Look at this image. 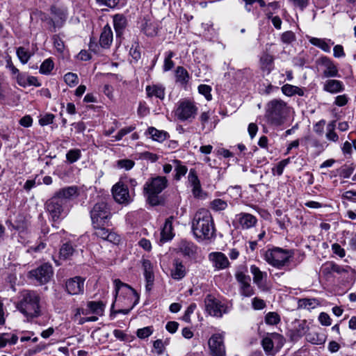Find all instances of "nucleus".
<instances>
[{
    "label": "nucleus",
    "instance_id": "412c9836",
    "mask_svg": "<svg viewBox=\"0 0 356 356\" xmlns=\"http://www.w3.org/2000/svg\"><path fill=\"white\" fill-rule=\"evenodd\" d=\"M323 90L330 94L335 95L345 90V85L343 81L328 78L323 83Z\"/></svg>",
    "mask_w": 356,
    "mask_h": 356
},
{
    "label": "nucleus",
    "instance_id": "09e8293b",
    "mask_svg": "<svg viewBox=\"0 0 356 356\" xmlns=\"http://www.w3.org/2000/svg\"><path fill=\"white\" fill-rule=\"evenodd\" d=\"M198 92L201 95H204L207 101H211L212 99L211 86L205 84H201L198 86Z\"/></svg>",
    "mask_w": 356,
    "mask_h": 356
},
{
    "label": "nucleus",
    "instance_id": "f3484780",
    "mask_svg": "<svg viewBox=\"0 0 356 356\" xmlns=\"http://www.w3.org/2000/svg\"><path fill=\"white\" fill-rule=\"evenodd\" d=\"M309 325L305 320H296L292 328L289 331V336L292 341H298L309 331Z\"/></svg>",
    "mask_w": 356,
    "mask_h": 356
},
{
    "label": "nucleus",
    "instance_id": "a878e982",
    "mask_svg": "<svg viewBox=\"0 0 356 356\" xmlns=\"http://www.w3.org/2000/svg\"><path fill=\"white\" fill-rule=\"evenodd\" d=\"M113 21L116 37H121L127 26L126 17L122 14H116L113 16Z\"/></svg>",
    "mask_w": 356,
    "mask_h": 356
},
{
    "label": "nucleus",
    "instance_id": "473e14b6",
    "mask_svg": "<svg viewBox=\"0 0 356 356\" xmlns=\"http://www.w3.org/2000/svg\"><path fill=\"white\" fill-rule=\"evenodd\" d=\"M281 90H282V92H283V94H284L285 95H286L288 97H291V96H293L296 95L300 96V97H302L305 95V90L303 88H299L298 86H293L291 84H288V83L284 84L281 88Z\"/></svg>",
    "mask_w": 356,
    "mask_h": 356
},
{
    "label": "nucleus",
    "instance_id": "bf43d9fd",
    "mask_svg": "<svg viewBox=\"0 0 356 356\" xmlns=\"http://www.w3.org/2000/svg\"><path fill=\"white\" fill-rule=\"evenodd\" d=\"M54 115L51 113H47L41 117L39 120V123L41 126H46L53 123Z\"/></svg>",
    "mask_w": 356,
    "mask_h": 356
},
{
    "label": "nucleus",
    "instance_id": "5701e85b",
    "mask_svg": "<svg viewBox=\"0 0 356 356\" xmlns=\"http://www.w3.org/2000/svg\"><path fill=\"white\" fill-rule=\"evenodd\" d=\"M209 259L216 270H223L229 267V261L227 256L221 252H213L209 254Z\"/></svg>",
    "mask_w": 356,
    "mask_h": 356
},
{
    "label": "nucleus",
    "instance_id": "69168bd1",
    "mask_svg": "<svg viewBox=\"0 0 356 356\" xmlns=\"http://www.w3.org/2000/svg\"><path fill=\"white\" fill-rule=\"evenodd\" d=\"M318 320L323 325L329 326L332 323V321L330 316L324 312L320 314L318 316Z\"/></svg>",
    "mask_w": 356,
    "mask_h": 356
},
{
    "label": "nucleus",
    "instance_id": "7ed1b4c3",
    "mask_svg": "<svg viewBox=\"0 0 356 356\" xmlns=\"http://www.w3.org/2000/svg\"><path fill=\"white\" fill-rule=\"evenodd\" d=\"M40 297L37 292L27 291L22 294L21 300L17 304L18 310L26 318L27 321L42 315Z\"/></svg>",
    "mask_w": 356,
    "mask_h": 356
},
{
    "label": "nucleus",
    "instance_id": "c756f323",
    "mask_svg": "<svg viewBox=\"0 0 356 356\" xmlns=\"http://www.w3.org/2000/svg\"><path fill=\"white\" fill-rule=\"evenodd\" d=\"M113 35L111 26L106 24L103 28L99 38V44L102 47L108 48L113 42Z\"/></svg>",
    "mask_w": 356,
    "mask_h": 356
},
{
    "label": "nucleus",
    "instance_id": "ea45409f",
    "mask_svg": "<svg viewBox=\"0 0 356 356\" xmlns=\"http://www.w3.org/2000/svg\"><path fill=\"white\" fill-rule=\"evenodd\" d=\"M16 54L22 64L27 63L31 57L30 51L24 47L17 48Z\"/></svg>",
    "mask_w": 356,
    "mask_h": 356
},
{
    "label": "nucleus",
    "instance_id": "dca6fc26",
    "mask_svg": "<svg viewBox=\"0 0 356 356\" xmlns=\"http://www.w3.org/2000/svg\"><path fill=\"white\" fill-rule=\"evenodd\" d=\"M257 222V218L248 213L241 212L236 214L233 221L236 228L248 229L255 226Z\"/></svg>",
    "mask_w": 356,
    "mask_h": 356
},
{
    "label": "nucleus",
    "instance_id": "680f3d73",
    "mask_svg": "<svg viewBox=\"0 0 356 356\" xmlns=\"http://www.w3.org/2000/svg\"><path fill=\"white\" fill-rule=\"evenodd\" d=\"M281 39L284 43L289 44L295 40V34L292 31H286L282 33Z\"/></svg>",
    "mask_w": 356,
    "mask_h": 356
},
{
    "label": "nucleus",
    "instance_id": "e2e57ef3",
    "mask_svg": "<svg viewBox=\"0 0 356 356\" xmlns=\"http://www.w3.org/2000/svg\"><path fill=\"white\" fill-rule=\"evenodd\" d=\"M239 293L243 297H251L254 295V291L251 284H249L240 289Z\"/></svg>",
    "mask_w": 356,
    "mask_h": 356
},
{
    "label": "nucleus",
    "instance_id": "0e129e2a",
    "mask_svg": "<svg viewBox=\"0 0 356 356\" xmlns=\"http://www.w3.org/2000/svg\"><path fill=\"white\" fill-rule=\"evenodd\" d=\"M153 346L158 355H161L165 350V346L161 339H157L154 341Z\"/></svg>",
    "mask_w": 356,
    "mask_h": 356
},
{
    "label": "nucleus",
    "instance_id": "2f4dec72",
    "mask_svg": "<svg viewBox=\"0 0 356 356\" xmlns=\"http://www.w3.org/2000/svg\"><path fill=\"white\" fill-rule=\"evenodd\" d=\"M273 56L268 53H264L260 58L261 70L269 74L273 69Z\"/></svg>",
    "mask_w": 356,
    "mask_h": 356
},
{
    "label": "nucleus",
    "instance_id": "774afa93",
    "mask_svg": "<svg viewBox=\"0 0 356 356\" xmlns=\"http://www.w3.org/2000/svg\"><path fill=\"white\" fill-rule=\"evenodd\" d=\"M333 55L335 58H343L346 56L343 47L341 44H337L333 48Z\"/></svg>",
    "mask_w": 356,
    "mask_h": 356
},
{
    "label": "nucleus",
    "instance_id": "a19ab883",
    "mask_svg": "<svg viewBox=\"0 0 356 356\" xmlns=\"http://www.w3.org/2000/svg\"><path fill=\"white\" fill-rule=\"evenodd\" d=\"M54 67V63L51 58L45 59L40 67L39 72L42 74H49Z\"/></svg>",
    "mask_w": 356,
    "mask_h": 356
},
{
    "label": "nucleus",
    "instance_id": "6e6552de",
    "mask_svg": "<svg viewBox=\"0 0 356 356\" xmlns=\"http://www.w3.org/2000/svg\"><path fill=\"white\" fill-rule=\"evenodd\" d=\"M92 227L108 225L111 212L104 202L96 203L90 211Z\"/></svg>",
    "mask_w": 356,
    "mask_h": 356
},
{
    "label": "nucleus",
    "instance_id": "603ef678",
    "mask_svg": "<svg viewBox=\"0 0 356 356\" xmlns=\"http://www.w3.org/2000/svg\"><path fill=\"white\" fill-rule=\"evenodd\" d=\"M65 83L70 87L74 86L78 83V76L72 72H68L64 76Z\"/></svg>",
    "mask_w": 356,
    "mask_h": 356
},
{
    "label": "nucleus",
    "instance_id": "a18cd8bd",
    "mask_svg": "<svg viewBox=\"0 0 356 356\" xmlns=\"http://www.w3.org/2000/svg\"><path fill=\"white\" fill-rule=\"evenodd\" d=\"M154 332L153 326H147L143 328L138 329L136 331V336L140 339H145L152 335Z\"/></svg>",
    "mask_w": 356,
    "mask_h": 356
},
{
    "label": "nucleus",
    "instance_id": "6e6d98bb",
    "mask_svg": "<svg viewBox=\"0 0 356 356\" xmlns=\"http://www.w3.org/2000/svg\"><path fill=\"white\" fill-rule=\"evenodd\" d=\"M188 180L191 186L200 184V179L197 177V172L194 168H191L190 170L188 175Z\"/></svg>",
    "mask_w": 356,
    "mask_h": 356
},
{
    "label": "nucleus",
    "instance_id": "f704fd0d",
    "mask_svg": "<svg viewBox=\"0 0 356 356\" xmlns=\"http://www.w3.org/2000/svg\"><path fill=\"white\" fill-rule=\"evenodd\" d=\"M176 81L181 86H186L190 80V75L188 71L181 66L177 67L175 70Z\"/></svg>",
    "mask_w": 356,
    "mask_h": 356
},
{
    "label": "nucleus",
    "instance_id": "79ce46f5",
    "mask_svg": "<svg viewBox=\"0 0 356 356\" xmlns=\"http://www.w3.org/2000/svg\"><path fill=\"white\" fill-rule=\"evenodd\" d=\"M317 305V301L314 298H302L298 300V307L301 309H313Z\"/></svg>",
    "mask_w": 356,
    "mask_h": 356
},
{
    "label": "nucleus",
    "instance_id": "423d86ee",
    "mask_svg": "<svg viewBox=\"0 0 356 356\" xmlns=\"http://www.w3.org/2000/svg\"><path fill=\"white\" fill-rule=\"evenodd\" d=\"M293 257V252L292 250L273 248L266 252L264 259L268 264L278 269H282L288 266L290 259Z\"/></svg>",
    "mask_w": 356,
    "mask_h": 356
},
{
    "label": "nucleus",
    "instance_id": "20e7f679",
    "mask_svg": "<svg viewBox=\"0 0 356 356\" xmlns=\"http://www.w3.org/2000/svg\"><path fill=\"white\" fill-rule=\"evenodd\" d=\"M115 285V301L111 305V309L114 307L115 302L121 301L122 298L127 302H131L134 300L131 306L128 309H119L115 311V314H128L130 311L138 303L139 296L136 291L127 284L122 282L119 279L114 280Z\"/></svg>",
    "mask_w": 356,
    "mask_h": 356
},
{
    "label": "nucleus",
    "instance_id": "4d7b16f0",
    "mask_svg": "<svg viewBox=\"0 0 356 356\" xmlns=\"http://www.w3.org/2000/svg\"><path fill=\"white\" fill-rule=\"evenodd\" d=\"M135 165L134 161L130 159H121L118 161V166L127 170L131 169Z\"/></svg>",
    "mask_w": 356,
    "mask_h": 356
},
{
    "label": "nucleus",
    "instance_id": "8fccbe9b",
    "mask_svg": "<svg viewBox=\"0 0 356 356\" xmlns=\"http://www.w3.org/2000/svg\"><path fill=\"white\" fill-rule=\"evenodd\" d=\"M54 47L56 49V51L62 54L65 49V44L63 40L60 38L58 35H54L52 38Z\"/></svg>",
    "mask_w": 356,
    "mask_h": 356
},
{
    "label": "nucleus",
    "instance_id": "f257e3e1",
    "mask_svg": "<svg viewBox=\"0 0 356 356\" xmlns=\"http://www.w3.org/2000/svg\"><path fill=\"white\" fill-rule=\"evenodd\" d=\"M191 229L198 241L215 238L216 227L211 212L206 209H199L192 220Z\"/></svg>",
    "mask_w": 356,
    "mask_h": 356
},
{
    "label": "nucleus",
    "instance_id": "052dcab7",
    "mask_svg": "<svg viewBox=\"0 0 356 356\" xmlns=\"http://www.w3.org/2000/svg\"><path fill=\"white\" fill-rule=\"evenodd\" d=\"M332 250L334 254L338 255L339 257L343 258L346 255L345 250L341 248V246L339 243H333L332 245Z\"/></svg>",
    "mask_w": 356,
    "mask_h": 356
},
{
    "label": "nucleus",
    "instance_id": "b1692460",
    "mask_svg": "<svg viewBox=\"0 0 356 356\" xmlns=\"http://www.w3.org/2000/svg\"><path fill=\"white\" fill-rule=\"evenodd\" d=\"M142 266L143 268V274L146 281V291H150L154 285V275L153 271V265L149 259H143Z\"/></svg>",
    "mask_w": 356,
    "mask_h": 356
},
{
    "label": "nucleus",
    "instance_id": "37998d69",
    "mask_svg": "<svg viewBox=\"0 0 356 356\" xmlns=\"http://www.w3.org/2000/svg\"><path fill=\"white\" fill-rule=\"evenodd\" d=\"M227 203L221 199H214L210 202V208L215 211H220L226 209Z\"/></svg>",
    "mask_w": 356,
    "mask_h": 356
},
{
    "label": "nucleus",
    "instance_id": "de8ad7c7",
    "mask_svg": "<svg viewBox=\"0 0 356 356\" xmlns=\"http://www.w3.org/2000/svg\"><path fill=\"white\" fill-rule=\"evenodd\" d=\"M175 54L172 51H167L165 53L163 70L167 72L170 70L174 67V62L172 58L174 57Z\"/></svg>",
    "mask_w": 356,
    "mask_h": 356
},
{
    "label": "nucleus",
    "instance_id": "39448f33",
    "mask_svg": "<svg viewBox=\"0 0 356 356\" xmlns=\"http://www.w3.org/2000/svg\"><path fill=\"white\" fill-rule=\"evenodd\" d=\"M168 186V179L165 177L157 176L149 179L144 185V193L147 202L156 206L160 203L159 194Z\"/></svg>",
    "mask_w": 356,
    "mask_h": 356
},
{
    "label": "nucleus",
    "instance_id": "c03bdc74",
    "mask_svg": "<svg viewBox=\"0 0 356 356\" xmlns=\"http://www.w3.org/2000/svg\"><path fill=\"white\" fill-rule=\"evenodd\" d=\"M265 322L270 325H277L280 322V316L276 312H268L265 316Z\"/></svg>",
    "mask_w": 356,
    "mask_h": 356
},
{
    "label": "nucleus",
    "instance_id": "338daca9",
    "mask_svg": "<svg viewBox=\"0 0 356 356\" xmlns=\"http://www.w3.org/2000/svg\"><path fill=\"white\" fill-rule=\"evenodd\" d=\"M252 307L254 309H262L266 307V303L264 300L254 298L252 300Z\"/></svg>",
    "mask_w": 356,
    "mask_h": 356
},
{
    "label": "nucleus",
    "instance_id": "a211bd4d",
    "mask_svg": "<svg viewBox=\"0 0 356 356\" xmlns=\"http://www.w3.org/2000/svg\"><path fill=\"white\" fill-rule=\"evenodd\" d=\"M85 278L81 276H75L67 280L65 289L70 295L83 294L84 292Z\"/></svg>",
    "mask_w": 356,
    "mask_h": 356
},
{
    "label": "nucleus",
    "instance_id": "e433bc0d",
    "mask_svg": "<svg viewBox=\"0 0 356 356\" xmlns=\"http://www.w3.org/2000/svg\"><path fill=\"white\" fill-rule=\"evenodd\" d=\"M87 307L91 314L97 316H102L105 305L101 301H89L87 302Z\"/></svg>",
    "mask_w": 356,
    "mask_h": 356
},
{
    "label": "nucleus",
    "instance_id": "c85d7f7f",
    "mask_svg": "<svg viewBox=\"0 0 356 356\" xmlns=\"http://www.w3.org/2000/svg\"><path fill=\"white\" fill-rule=\"evenodd\" d=\"M172 220L173 217L170 216L166 219L164 223V225L161 232V242L162 243H165L171 240L174 236Z\"/></svg>",
    "mask_w": 356,
    "mask_h": 356
},
{
    "label": "nucleus",
    "instance_id": "0eeeda50",
    "mask_svg": "<svg viewBox=\"0 0 356 356\" xmlns=\"http://www.w3.org/2000/svg\"><path fill=\"white\" fill-rule=\"evenodd\" d=\"M198 108L195 102L188 99H180L175 109V116L181 122H191L196 118Z\"/></svg>",
    "mask_w": 356,
    "mask_h": 356
},
{
    "label": "nucleus",
    "instance_id": "9d476101",
    "mask_svg": "<svg viewBox=\"0 0 356 356\" xmlns=\"http://www.w3.org/2000/svg\"><path fill=\"white\" fill-rule=\"evenodd\" d=\"M204 303L207 312L214 317L221 318L223 314H227L230 310L226 304L211 294L206 296Z\"/></svg>",
    "mask_w": 356,
    "mask_h": 356
},
{
    "label": "nucleus",
    "instance_id": "f8f14e48",
    "mask_svg": "<svg viewBox=\"0 0 356 356\" xmlns=\"http://www.w3.org/2000/svg\"><path fill=\"white\" fill-rule=\"evenodd\" d=\"M350 271H352L350 266L339 265L334 261H327L321 268L322 275L327 279L333 277L334 274L341 276L346 275Z\"/></svg>",
    "mask_w": 356,
    "mask_h": 356
},
{
    "label": "nucleus",
    "instance_id": "864d4df0",
    "mask_svg": "<svg viewBox=\"0 0 356 356\" xmlns=\"http://www.w3.org/2000/svg\"><path fill=\"white\" fill-rule=\"evenodd\" d=\"M106 225H101L98 227H93L95 229V234L104 240H106V237H108V234L109 233V230L105 228Z\"/></svg>",
    "mask_w": 356,
    "mask_h": 356
},
{
    "label": "nucleus",
    "instance_id": "7c9ffc66",
    "mask_svg": "<svg viewBox=\"0 0 356 356\" xmlns=\"http://www.w3.org/2000/svg\"><path fill=\"white\" fill-rule=\"evenodd\" d=\"M165 87L161 84H153L147 86L145 88L148 97H155L161 100L165 98Z\"/></svg>",
    "mask_w": 356,
    "mask_h": 356
},
{
    "label": "nucleus",
    "instance_id": "c9c22d12",
    "mask_svg": "<svg viewBox=\"0 0 356 356\" xmlns=\"http://www.w3.org/2000/svg\"><path fill=\"white\" fill-rule=\"evenodd\" d=\"M306 340L313 344L321 345L325 341V337L323 334H320L316 331L307 332L306 335Z\"/></svg>",
    "mask_w": 356,
    "mask_h": 356
},
{
    "label": "nucleus",
    "instance_id": "3c124183",
    "mask_svg": "<svg viewBox=\"0 0 356 356\" xmlns=\"http://www.w3.org/2000/svg\"><path fill=\"white\" fill-rule=\"evenodd\" d=\"M135 127L134 126H129V127H124V128H122L121 129L118 133L117 134V135L113 136V138H114V139L113 140V141H119L120 140H122V138L126 136L127 134H129L130 132H131L132 131H134L135 129Z\"/></svg>",
    "mask_w": 356,
    "mask_h": 356
},
{
    "label": "nucleus",
    "instance_id": "13d9d810",
    "mask_svg": "<svg viewBox=\"0 0 356 356\" xmlns=\"http://www.w3.org/2000/svg\"><path fill=\"white\" fill-rule=\"evenodd\" d=\"M289 2L296 8L303 11L308 6L309 0H289Z\"/></svg>",
    "mask_w": 356,
    "mask_h": 356
},
{
    "label": "nucleus",
    "instance_id": "2eb2a0df",
    "mask_svg": "<svg viewBox=\"0 0 356 356\" xmlns=\"http://www.w3.org/2000/svg\"><path fill=\"white\" fill-rule=\"evenodd\" d=\"M112 193L115 200L120 204H127L132 201L127 186L119 181L112 188Z\"/></svg>",
    "mask_w": 356,
    "mask_h": 356
},
{
    "label": "nucleus",
    "instance_id": "1a4fd4ad",
    "mask_svg": "<svg viewBox=\"0 0 356 356\" xmlns=\"http://www.w3.org/2000/svg\"><path fill=\"white\" fill-rule=\"evenodd\" d=\"M61 199H59L58 196L54 195L52 197L49 199L46 202L47 211L49 213L51 220L53 221V226H56L55 223L59 222L63 219L65 213L64 211V205Z\"/></svg>",
    "mask_w": 356,
    "mask_h": 356
},
{
    "label": "nucleus",
    "instance_id": "4468645a",
    "mask_svg": "<svg viewBox=\"0 0 356 356\" xmlns=\"http://www.w3.org/2000/svg\"><path fill=\"white\" fill-rule=\"evenodd\" d=\"M30 276L35 278L41 284H46L53 276L54 271L51 265L43 264L37 268L29 272Z\"/></svg>",
    "mask_w": 356,
    "mask_h": 356
},
{
    "label": "nucleus",
    "instance_id": "9b49d317",
    "mask_svg": "<svg viewBox=\"0 0 356 356\" xmlns=\"http://www.w3.org/2000/svg\"><path fill=\"white\" fill-rule=\"evenodd\" d=\"M316 63L321 67L323 78L340 77L337 65L330 58L322 56L318 58Z\"/></svg>",
    "mask_w": 356,
    "mask_h": 356
},
{
    "label": "nucleus",
    "instance_id": "58836bf2",
    "mask_svg": "<svg viewBox=\"0 0 356 356\" xmlns=\"http://www.w3.org/2000/svg\"><path fill=\"white\" fill-rule=\"evenodd\" d=\"M75 250L69 243H64L60 249V258L63 259H68L74 254Z\"/></svg>",
    "mask_w": 356,
    "mask_h": 356
},
{
    "label": "nucleus",
    "instance_id": "ddd939ff",
    "mask_svg": "<svg viewBox=\"0 0 356 356\" xmlns=\"http://www.w3.org/2000/svg\"><path fill=\"white\" fill-rule=\"evenodd\" d=\"M208 345L212 356H225L223 333L212 334L208 341Z\"/></svg>",
    "mask_w": 356,
    "mask_h": 356
},
{
    "label": "nucleus",
    "instance_id": "aec40b11",
    "mask_svg": "<svg viewBox=\"0 0 356 356\" xmlns=\"http://www.w3.org/2000/svg\"><path fill=\"white\" fill-rule=\"evenodd\" d=\"M51 13L53 15L51 22L54 28L62 27L67 19L68 13L67 9L54 6L51 8Z\"/></svg>",
    "mask_w": 356,
    "mask_h": 356
},
{
    "label": "nucleus",
    "instance_id": "6ab92c4d",
    "mask_svg": "<svg viewBox=\"0 0 356 356\" xmlns=\"http://www.w3.org/2000/svg\"><path fill=\"white\" fill-rule=\"evenodd\" d=\"M275 343L280 347L284 344V338L280 334L272 333L270 335L264 337L261 341L264 350L268 355L272 354Z\"/></svg>",
    "mask_w": 356,
    "mask_h": 356
},
{
    "label": "nucleus",
    "instance_id": "f03ea898",
    "mask_svg": "<svg viewBox=\"0 0 356 356\" xmlns=\"http://www.w3.org/2000/svg\"><path fill=\"white\" fill-rule=\"evenodd\" d=\"M290 113L287 103L280 99L269 101L265 107L264 118L268 124L280 127L286 120Z\"/></svg>",
    "mask_w": 356,
    "mask_h": 356
},
{
    "label": "nucleus",
    "instance_id": "4c0bfd02",
    "mask_svg": "<svg viewBox=\"0 0 356 356\" xmlns=\"http://www.w3.org/2000/svg\"><path fill=\"white\" fill-rule=\"evenodd\" d=\"M147 132L154 140L159 143L164 141L168 136V134L166 131L158 130L152 127L148 128Z\"/></svg>",
    "mask_w": 356,
    "mask_h": 356
},
{
    "label": "nucleus",
    "instance_id": "49530a36",
    "mask_svg": "<svg viewBox=\"0 0 356 356\" xmlns=\"http://www.w3.org/2000/svg\"><path fill=\"white\" fill-rule=\"evenodd\" d=\"M81 156V150L79 149H72L66 154V159L70 163H73L77 161Z\"/></svg>",
    "mask_w": 356,
    "mask_h": 356
},
{
    "label": "nucleus",
    "instance_id": "bb28decb",
    "mask_svg": "<svg viewBox=\"0 0 356 356\" xmlns=\"http://www.w3.org/2000/svg\"><path fill=\"white\" fill-rule=\"evenodd\" d=\"M170 275L176 280H180L186 276V269L181 261L179 259L174 260Z\"/></svg>",
    "mask_w": 356,
    "mask_h": 356
},
{
    "label": "nucleus",
    "instance_id": "5fc2aeb1",
    "mask_svg": "<svg viewBox=\"0 0 356 356\" xmlns=\"http://www.w3.org/2000/svg\"><path fill=\"white\" fill-rule=\"evenodd\" d=\"M349 101V97L347 95H339L334 98V104L337 106H346Z\"/></svg>",
    "mask_w": 356,
    "mask_h": 356
},
{
    "label": "nucleus",
    "instance_id": "4be33fe9",
    "mask_svg": "<svg viewBox=\"0 0 356 356\" xmlns=\"http://www.w3.org/2000/svg\"><path fill=\"white\" fill-rule=\"evenodd\" d=\"M250 273L253 276V282L261 290L267 289L266 280L268 274L266 272L261 271L259 267L255 265L250 266Z\"/></svg>",
    "mask_w": 356,
    "mask_h": 356
},
{
    "label": "nucleus",
    "instance_id": "cd10ccee",
    "mask_svg": "<svg viewBox=\"0 0 356 356\" xmlns=\"http://www.w3.org/2000/svg\"><path fill=\"white\" fill-rule=\"evenodd\" d=\"M309 42L314 46L318 47L326 53H330L331 47L334 45V42L327 38H318L314 37H309Z\"/></svg>",
    "mask_w": 356,
    "mask_h": 356
},
{
    "label": "nucleus",
    "instance_id": "72a5a7b5",
    "mask_svg": "<svg viewBox=\"0 0 356 356\" xmlns=\"http://www.w3.org/2000/svg\"><path fill=\"white\" fill-rule=\"evenodd\" d=\"M172 163L175 172L174 179L176 181H179L187 173L188 168L180 160L175 159L172 161Z\"/></svg>",
    "mask_w": 356,
    "mask_h": 356
},
{
    "label": "nucleus",
    "instance_id": "393cba45",
    "mask_svg": "<svg viewBox=\"0 0 356 356\" xmlns=\"http://www.w3.org/2000/svg\"><path fill=\"white\" fill-rule=\"evenodd\" d=\"M79 195L78 187L76 186H71L63 188L55 193V196H58L61 199L63 203L66 204L68 201L72 200Z\"/></svg>",
    "mask_w": 356,
    "mask_h": 356
}]
</instances>
